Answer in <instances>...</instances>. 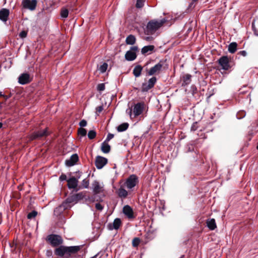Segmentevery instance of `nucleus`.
<instances>
[{
	"label": "nucleus",
	"mask_w": 258,
	"mask_h": 258,
	"mask_svg": "<svg viewBox=\"0 0 258 258\" xmlns=\"http://www.w3.org/2000/svg\"><path fill=\"white\" fill-rule=\"evenodd\" d=\"M237 54L243 56H246L247 55V52L245 50H241L238 52Z\"/></svg>",
	"instance_id": "nucleus-52"
},
{
	"label": "nucleus",
	"mask_w": 258,
	"mask_h": 258,
	"mask_svg": "<svg viewBox=\"0 0 258 258\" xmlns=\"http://www.w3.org/2000/svg\"><path fill=\"white\" fill-rule=\"evenodd\" d=\"M10 15L9 9L3 8L0 10V20L3 22H6L8 20Z\"/></svg>",
	"instance_id": "nucleus-18"
},
{
	"label": "nucleus",
	"mask_w": 258,
	"mask_h": 258,
	"mask_svg": "<svg viewBox=\"0 0 258 258\" xmlns=\"http://www.w3.org/2000/svg\"><path fill=\"white\" fill-rule=\"evenodd\" d=\"M217 62L221 67V69L224 71H228L231 68L230 58L227 55H224L220 57Z\"/></svg>",
	"instance_id": "nucleus-5"
},
{
	"label": "nucleus",
	"mask_w": 258,
	"mask_h": 258,
	"mask_svg": "<svg viewBox=\"0 0 258 258\" xmlns=\"http://www.w3.org/2000/svg\"><path fill=\"white\" fill-rule=\"evenodd\" d=\"M66 200L67 201V203H68L69 204L77 203L74 195L68 197Z\"/></svg>",
	"instance_id": "nucleus-34"
},
{
	"label": "nucleus",
	"mask_w": 258,
	"mask_h": 258,
	"mask_svg": "<svg viewBox=\"0 0 258 258\" xmlns=\"http://www.w3.org/2000/svg\"><path fill=\"white\" fill-rule=\"evenodd\" d=\"M46 241L52 247L60 246L63 242L62 238L60 235L57 234H49L46 238Z\"/></svg>",
	"instance_id": "nucleus-3"
},
{
	"label": "nucleus",
	"mask_w": 258,
	"mask_h": 258,
	"mask_svg": "<svg viewBox=\"0 0 258 258\" xmlns=\"http://www.w3.org/2000/svg\"><path fill=\"white\" fill-rule=\"evenodd\" d=\"M137 57V54L136 52L132 51H127L125 54V58L128 61H133L135 60Z\"/></svg>",
	"instance_id": "nucleus-21"
},
{
	"label": "nucleus",
	"mask_w": 258,
	"mask_h": 258,
	"mask_svg": "<svg viewBox=\"0 0 258 258\" xmlns=\"http://www.w3.org/2000/svg\"><path fill=\"white\" fill-rule=\"evenodd\" d=\"M91 258H94V257H91Z\"/></svg>",
	"instance_id": "nucleus-64"
},
{
	"label": "nucleus",
	"mask_w": 258,
	"mask_h": 258,
	"mask_svg": "<svg viewBox=\"0 0 258 258\" xmlns=\"http://www.w3.org/2000/svg\"><path fill=\"white\" fill-rule=\"evenodd\" d=\"M103 110V107L102 105L98 106L96 108V113L98 115Z\"/></svg>",
	"instance_id": "nucleus-45"
},
{
	"label": "nucleus",
	"mask_w": 258,
	"mask_h": 258,
	"mask_svg": "<svg viewBox=\"0 0 258 258\" xmlns=\"http://www.w3.org/2000/svg\"><path fill=\"white\" fill-rule=\"evenodd\" d=\"M144 67H142L141 65L136 66L134 70L133 73L136 77H139L141 75V72Z\"/></svg>",
	"instance_id": "nucleus-25"
},
{
	"label": "nucleus",
	"mask_w": 258,
	"mask_h": 258,
	"mask_svg": "<svg viewBox=\"0 0 258 258\" xmlns=\"http://www.w3.org/2000/svg\"><path fill=\"white\" fill-rule=\"evenodd\" d=\"M95 208L99 211H101L103 209V207L100 203H96L95 204Z\"/></svg>",
	"instance_id": "nucleus-50"
},
{
	"label": "nucleus",
	"mask_w": 258,
	"mask_h": 258,
	"mask_svg": "<svg viewBox=\"0 0 258 258\" xmlns=\"http://www.w3.org/2000/svg\"><path fill=\"white\" fill-rule=\"evenodd\" d=\"M3 96H4V94H3L2 92H0V97H3Z\"/></svg>",
	"instance_id": "nucleus-59"
},
{
	"label": "nucleus",
	"mask_w": 258,
	"mask_h": 258,
	"mask_svg": "<svg viewBox=\"0 0 258 258\" xmlns=\"http://www.w3.org/2000/svg\"><path fill=\"white\" fill-rule=\"evenodd\" d=\"M82 184L83 187L88 188L89 185V180L87 178L83 179L82 182Z\"/></svg>",
	"instance_id": "nucleus-42"
},
{
	"label": "nucleus",
	"mask_w": 258,
	"mask_h": 258,
	"mask_svg": "<svg viewBox=\"0 0 258 258\" xmlns=\"http://www.w3.org/2000/svg\"><path fill=\"white\" fill-rule=\"evenodd\" d=\"M61 208L63 210H65L69 208H70V205L68 203H67V201L65 200L61 205H59Z\"/></svg>",
	"instance_id": "nucleus-41"
},
{
	"label": "nucleus",
	"mask_w": 258,
	"mask_h": 258,
	"mask_svg": "<svg viewBox=\"0 0 258 258\" xmlns=\"http://www.w3.org/2000/svg\"><path fill=\"white\" fill-rule=\"evenodd\" d=\"M141 240L138 237L134 238L132 240V246L134 247H137L140 244Z\"/></svg>",
	"instance_id": "nucleus-32"
},
{
	"label": "nucleus",
	"mask_w": 258,
	"mask_h": 258,
	"mask_svg": "<svg viewBox=\"0 0 258 258\" xmlns=\"http://www.w3.org/2000/svg\"><path fill=\"white\" fill-rule=\"evenodd\" d=\"M82 247V245L67 246L60 245L54 250V254L58 256H64L66 258L71 257L79 251Z\"/></svg>",
	"instance_id": "nucleus-1"
},
{
	"label": "nucleus",
	"mask_w": 258,
	"mask_h": 258,
	"mask_svg": "<svg viewBox=\"0 0 258 258\" xmlns=\"http://www.w3.org/2000/svg\"><path fill=\"white\" fill-rule=\"evenodd\" d=\"M96 136V132L94 130L89 131L88 134V138L90 140L94 139Z\"/></svg>",
	"instance_id": "nucleus-35"
},
{
	"label": "nucleus",
	"mask_w": 258,
	"mask_h": 258,
	"mask_svg": "<svg viewBox=\"0 0 258 258\" xmlns=\"http://www.w3.org/2000/svg\"><path fill=\"white\" fill-rule=\"evenodd\" d=\"M155 46L152 45L145 46L142 48L141 52L143 54H150L154 49Z\"/></svg>",
	"instance_id": "nucleus-22"
},
{
	"label": "nucleus",
	"mask_w": 258,
	"mask_h": 258,
	"mask_svg": "<svg viewBox=\"0 0 258 258\" xmlns=\"http://www.w3.org/2000/svg\"><path fill=\"white\" fill-rule=\"evenodd\" d=\"M108 67V64L106 62H104L99 68V70L101 73H104L106 72Z\"/></svg>",
	"instance_id": "nucleus-39"
},
{
	"label": "nucleus",
	"mask_w": 258,
	"mask_h": 258,
	"mask_svg": "<svg viewBox=\"0 0 258 258\" xmlns=\"http://www.w3.org/2000/svg\"><path fill=\"white\" fill-rule=\"evenodd\" d=\"M157 78L155 77H152L150 78L147 83L142 84L141 90L142 92H147L153 88L157 82Z\"/></svg>",
	"instance_id": "nucleus-10"
},
{
	"label": "nucleus",
	"mask_w": 258,
	"mask_h": 258,
	"mask_svg": "<svg viewBox=\"0 0 258 258\" xmlns=\"http://www.w3.org/2000/svg\"><path fill=\"white\" fill-rule=\"evenodd\" d=\"M129 126V124L127 122L123 123L119 125L117 127V130L119 132L126 131Z\"/></svg>",
	"instance_id": "nucleus-29"
},
{
	"label": "nucleus",
	"mask_w": 258,
	"mask_h": 258,
	"mask_svg": "<svg viewBox=\"0 0 258 258\" xmlns=\"http://www.w3.org/2000/svg\"><path fill=\"white\" fill-rule=\"evenodd\" d=\"M164 19L160 21L155 20L150 21L146 26V33L148 35L153 34L158 29H159L165 23Z\"/></svg>",
	"instance_id": "nucleus-2"
},
{
	"label": "nucleus",
	"mask_w": 258,
	"mask_h": 258,
	"mask_svg": "<svg viewBox=\"0 0 258 258\" xmlns=\"http://www.w3.org/2000/svg\"><path fill=\"white\" fill-rule=\"evenodd\" d=\"M246 115V112L244 110H241L237 112L236 114L238 119L243 118Z\"/></svg>",
	"instance_id": "nucleus-38"
},
{
	"label": "nucleus",
	"mask_w": 258,
	"mask_h": 258,
	"mask_svg": "<svg viewBox=\"0 0 258 258\" xmlns=\"http://www.w3.org/2000/svg\"><path fill=\"white\" fill-rule=\"evenodd\" d=\"M184 255H182L180 258H183Z\"/></svg>",
	"instance_id": "nucleus-62"
},
{
	"label": "nucleus",
	"mask_w": 258,
	"mask_h": 258,
	"mask_svg": "<svg viewBox=\"0 0 258 258\" xmlns=\"http://www.w3.org/2000/svg\"><path fill=\"white\" fill-rule=\"evenodd\" d=\"M252 28L254 34L258 36V17L254 18L252 23Z\"/></svg>",
	"instance_id": "nucleus-27"
},
{
	"label": "nucleus",
	"mask_w": 258,
	"mask_h": 258,
	"mask_svg": "<svg viewBox=\"0 0 258 258\" xmlns=\"http://www.w3.org/2000/svg\"><path fill=\"white\" fill-rule=\"evenodd\" d=\"M191 90L193 95L197 93L198 91L197 87L195 85H192L191 86Z\"/></svg>",
	"instance_id": "nucleus-51"
},
{
	"label": "nucleus",
	"mask_w": 258,
	"mask_h": 258,
	"mask_svg": "<svg viewBox=\"0 0 258 258\" xmlns=\"http://www.w3.org/2000/svg\"><path fill=\"white\" fill-rule=\"evenodd\" d=\"M87 121L85 119H82L79 122V125L81 127L86 126L87 125Z\"/></svg>",
	"instance_id": "nucleus-48"
},
{
	"label": "nucleus",
	"mask_w": 258,
	"mask_h": 258,
	"mask_svg": "<svg viewBox=\"0 0 258 258\" xmlns=\"http://www.w3.org/2000/svg\"><path fill=\"white\" fill-rule=\"evenodd\" d=\"M194 151V148L192 145L187 146L186 152H192Z\"/></svg>",
	"instance_id": "nucleus-54"
},
{
	"label": "nucleus",
	"mask_w": 258,
	"mask_h": 258,
	"mask_svg": "<svg viewBox=\"0 0 258 258\" xmlns=\"http://www.w3.org/2000/svg\"><path fill=\"white\" fill-rule=\"evenodd\" d=\"M85 192H81L76 194H74L76 202H78L80 200L83 199L85 197Z\"/></svg>",
	"instance_id": "nucleus-30"
},
{
	"label": "nucleus",
	"mask_w": 258,
	"mask_h": 258,
	"mask_svg": "<svg viewBox=\"0 0 258 258\" xmlns=\"http://www.w3.org/2000/svg\"><path fill=\"white\" fill-rule=\"evenodd\" d=\"M164 61H165L163 60H161L157 64H155L150 69L146 68L145 71L147 75L153 76L159 74L163 67Z\"/></svg>",
	"instance_id": "nucleus-4"
},
{
	"label": "nucleus",
	"mask_w": 258,
	"mask_h": 258,
	"mask_svg": "<svg viewBox=\"0 0 258 258\" xmlns=\"http://www.w3.org/2000/svg\"><path fill=\"white\" fill-rule=\"evenodd\" d=\"M207 226L211 230L215 229L217 227L215 220L213 218L208 219L207 221Z\"/></svg>",
	"instance_id": "nucleus-24"
},
{
	"label": "nucleus",
	"mask_w": 258,
	"mask_h": 258,
	"mask_svg": "<svg viewBox=\"0 0 258 258\" xmlns=\"http://www.w3.org/2000/svg\"><path fill=\"white\" fill-rule=\"evenodd\" d=\"M108 162L107 158L100 156L96 157L95 164L97 169H102Z\"/></svg>",
	"instance_id": "nucleus-12"
},
{
	"label": "nucleus",
	"mask_w": 258,
	"mask_h": 258,
	"mask_svg": "<svg viewBox=\"0 0 258 258\" xmlns=\"http://www.w3.org/2000/svg\"><path fill=\"white\" fill-rule=\"evenodd\" d=\"M49 135L48 131V128L46 127L44 130H40L33 132L30 137L31 140L40 139L43 137H46Z\"/></svg>",
	"instance_id": "nucleus-7"
},
{
	"label": "nucleus",
	"mask_w": 258,
	"mask_h": 258,
	"mask_svg": "<svg viewBox=\"0 0 258 258\" xmlns=\"http://www.w3.org/2000/svg\"><path fill=\"white\" fill-rule=\"evenodd\" d=\"M11 97V96H7V95H4V96H3V97L5 98V99L6 100H7L8 98H9L10 97Z\"/></svg>",
	"instance_id": "nucleus-58"
},
{
	"label": "nucleus",
	"mask_w": 258,
	"mask_h": 258,
	"mask_svg": "<svg viewBox=\"0 0 258 258\" xmlns=\"http://www.w3.org/2000/svg\"><path fill=\"white\" fill-rule=\"evenodd\" d=\"M146 108V104L144 102H138L137 104H135L133 108V112L134 114V116L136 117L141 115L143 111ZM132 113V109L130 110V114L131 116Z\"/></svg>",
	"instance_id": "nucleus-6"
},
{
	"label": "nucleus",
	"mask_w": 258,
	"mask_h": 258,
	"mask_svg": "<svg viewBox=\"0 0 258 258\" xmlns=\"http://www.w3.org/2000/svg\"><path fill=\"white\" fill-rule=\"evenodd\" d=\"M116 194L119 198L121 199H124L127 198L128 196V192L124 189V186L121 185L120 187L116 190Z\"/></svg>",
	"instance_id": "nucleus-17"
},
{
	"label": "nucleus",
	"mask_w": 258,
	"mask_h": 258,
	"mask_svg": "<svg viewBox=\"0 0 258 258\" xmlns=\"http://www.w3.org/2000/svg\"><path fill=\"white\" fill-rule=\"evenodd\" d=\"M114 137V135L111 133H109L107 136L106 139L105 141L108 142L110 140H111Z\"/></svg>",
	"instance_id": "nucleus-47"
},
{
	"label": "nucleus",
	"mask_w": 258,
	"mask_h": 258,
	"mask_svg": "<svg viewBox=\"0 0 258 258\" xmlns=\"http://www.w3.org/2000/svg\"><path fill=\"white\" fill-rule=\"evenodd\" d=\"M51 251L50 250H47V252H46L47 256H49L51 255Z\"/></svg>",
	"instance_id": "nucleus-57"
},
{
	"label": "nucleus",
	"mask_w": 258,
	"mask_h": 258,
	"mask_svg": "<svg viewBox=\"0 0 258 258\" xmlns=\"http://www.w3.org/2000/svg\"><path fill=\"white\" fill-rule=\"evenodd\" d=\"M251 127L253 130L256 131L258 127V119L256 120L254 122L251 124Z\"/></svg>",
	"instance_id": "nucleus-46"
},
{
	"label": "nucleus",
	"mask_w": 258,
	"mask_h": 258,
	"mask_svg": "<svg viewBox=\"0 0 258 258\" xmlns=\"http://www.w3.org/2000/svg\"><path fill=\"white\" fill-rule=\"evenodd\" d=\"M149 62H147L146 64L144 66V67H145L148 64Z\"/></svg>",
	"instance_id": "nucleus-61"
},
{
	"label": "nucleus",
	"mask_w": 258,
	"mask_h": 258,
	"mask_svg": "<svg viewBox=\"0 0 258 258\" xmlns=\"http://www.w3.org/2000/svg\"><path fill=\"white\" fill-rule=\"evenodd\" d=\"M27 31H25V30H23L22 31H21L19 36L20 38H25L27 37Z\"/></svg>",
	"instance_id": "nucleus-44"
},
{
	"label": "nucleus",
	"mask_w": 258,
	"mask_h": 258,
	"mask_svg": "<svg viewBox=\"0 0 258 258\" xmlns=\"http://www.w3.org/2000/svg\"><path fill=\"white\" fill-rule=\"evenodd\" d=\"M138 50V47L137 46H134L131 47V49L130 51H132L133 52H136V51Z\"/></svg>",
	"instance_id": "nucleus-55"
},
{
	"label": "nucleus",
	"mask_w": 258,
	"mask_h": 258,
	"mask_svg": "<svg viewBox=\"0 0 258 258\" xmlns=\"http://www.w3.org/2000/svg\"><path fill=\"white\" fill-rule=\"evenodd\" d=\"M122 222L120 219L116 218L112 223H110L108 224L107 227L110 230H112L113 229L117 230L119 228Z\"/></svg>",
	"instance_id": "nucleus-14"
},
{
	"label": "nucleus",
	"mask_w": 258,
	"mask_h": 258,
	"mask_svg": "<svg viewBox=\"0 0 258 258\" xmlns=\"http://www.w3.org/2000/svg\"><path fill=\"white\" fill-rule=\"evenodd\" d=\"M32 79L28 73L22 74L18 78V82L21 85H25L30 83Z\"/></svg>",
	"instance_id": "nucleus-13"
},
{
	"label": "nucleus",
	"mask_w": 258,
	"mask_h": 258,
	"mask_svg": "<svg viewBox=\"0 0 258 258\" xmlns=\"http://www.w3.org/2000/svg\"><path fill=\"white\" fill-rule=\"evenodd\" d=\"M79 160V156L77 154H73L69 159L66 160V164L68 166H72Z\"/></svg>",
	"instance_id": "nucleus-16"
},
{
	"label": "nucleus",
	"mask_w": 258,
	"mask_h": 258,
	"mask_svg": "<svg viewBox=\"0 0 258 258\" xmlns=\"http://www.w3.org/2000/svg\"><path fill=\"white\" fill-rule=\"evenodd\" d=\"M3 126V123L2 122H0V128H2Z\"/></svg>",
	"instance_id": "nucleus-60"
},
{
	"label": "nucleus",
	"mask_w": 258,
	"mask_h": 258,
	"mask_svg": "<svg viewBox=\"0 0 258 258\" xmlns=\"http://www.w3.org/2000/svg\"><path fill=\"white\" fill-rule=\"evenodd\" d=\"M37 214L38 213L37 211H33L27 215V218L28 219L34 218L37 216Z\"/></svg>",
	"instance_id": "nucleus-37"
},
{
	"label": "nucleus",
	"mask_w": 258,
	"mask_h": 258,
	"mask_svg": "<svg viewBox=\"0 0 258 258\" xmlns=\"http://www.w3.org/2000/svg\"><path fill=\"white\" fill-rule=\"evenodd\" d=\"M145 39L148 41H151L153 40V38L152 36H147L145 37Z\"/></svg>",
	"instance_id": "nucleus-56"
},
{
	"label": "nucleus",
	"mask_w": 258,
	"mask_h": 258,
	"mask_svg": "<svg viewBox=\"0 0 258 258\" xmlns=\"http://www.w3.org/2000/svg\"><path fill=\"white\" fill-rule=\"evenodd\" d=\"M139 183L138 176L135 174L131 175L123 183V185L128 189L134 188Z\"/></svg>",
	"instance_id": "nucleus-8"
},
{
	"label": "nucleus",
	"mask_w": 258,
	"mask_h": 258,
	"mask_svg": "<svg viewBox=\"0 0 258 258\" xmlns=\"http://www.w3.org/2000/svg\"><path fill=\"white\" fill-rule=\"evenodd\" d=\"M80 175L78 176L77 178L73 176L70 178L68 180H67V185L69 189H73L74 191L77 192L80 189L82 188V187L79 186L78 187V178H80Z\"/></svg>",
	"instance_id": "nucleus-9"
},
{
	"label": "nucleus",
	"mask_w": 258,
	"mask_h": 258,
	"mask_svg": "<svg viewBox=\"0 0 258 258\" xmlns=\"http://www.w3.org/2000/svg\"><path fill=\"white\" fill-rule=\"evenodd\" d=\"M198 128V123L197 122H194L192 125H191V131H196Z\"/></svg>",
	"instance_id": "nucleus-49"
},
{
	"label": "nucleus",
	"mask_w": 258,
	"mask_h": 258,
	"mask_svg": "<svg viewBox=\"0 0 258 258\" xmlns=\"http://www.w3.org/2000/svg\"><path fill=\"white\" fill-rule=\"evenodd\" d=\"M37 4V0H23L22 6L25 9H28L30 11H34L36 8Z\"/></svg>",
	"instance_id": "nucleus-11"
},
{
	"label": "nucleus",
	"mask_w": 258,
	"mask_h": 258,
	"mask_svg": "<svg viewBox=\"0 0 258 258\" xmlns=\"http://www.w3.org/2000/svg\"><path fill=\"white\" fill-rule=\"evenodd\" d=\"M198 0H193L194 2H196L197 1H198Z\"/></svg>",
	"instance_id": "nucleus-63"
},
{
	"label": "nucleus",
	"mask_w": 258,
	"mask_h": 258,
	"mask_svg": "<svg viewBox=\"0 0 258 258\" xmlns=\"http://www.w3.org/2000/svg\"><path fill=\"white\" fill-rule=\"evenodd\" d=\"M64 210L62 209V208L59 206L56 207L54 210V213L55 215L58 216L61 214Z\"/></svg>",
	"instance_id": "nucleus-36"
},
{
	"label": "nucleus",
	"mask_w": 258,
	"mask_h": 258,
	"mask_svg": "<svg viewBox=\"0 0 258 258\" xmlns=\"http://www.w3.org/2000/svg\"><path fill=\"white\" fill-rule=\"evenodd\" d=\"M110 146L108 144V142L104 141L101 144V150L104 153H108L110 151Z\"/></svg>",
	"instance_id": "nucleus-23"
},
{
	"label": "nucleus",
	"mask_w": 258,
	"mask_h": 258,
	"mask_svg": "<svg viewBox=\"0 0 258 258\" xmlns=\"http://www.w3.org/2000/svg\"><path fill=\"white\" fill-rule=\"evenodd\" d=\"M105 89V84L104 83L99 84L97 86V90L99 91H104Z\"/></svg>",
	"instance_id": "nucleus-43"
},
{
	"label": "nucleus",
	"mask_w": 258,
	"mask_h": 258,
	"mask_svg": "<svg viewBox=\"0 0 258 258\" xmlns=\"http://www.w3.org/2000/svg\"><path fill=\"white\" fill-rule=\"evenodd\" d=\"M69 11L67 8H62L60 10V16L63 18H67L68 17Z\"/></svg>",
	"instance_id": "nucleus-31"
},
{
	"label": "nucleus",
	"mask_w": 258,
	"mask_h": 258,
	"mask_svg": "<svg viewBox=\"0 0 258 258\" xmlns=\"http://www.w3.org/2000/svg\"><path fill=\"white\" fill-rule=\"evenodd\" d=\"M123 213L128 219L135 218L134 212L132 208L128 205H125L123 208Z\"/></svg>",
	"instance_id": "nucleus-15"
},
{
	"label": "nucleus",
	"mask_w": 258,
	"mask_h": 258,
	"mask_svg": "<svg viewBox=\"0 0 258 258\" xmlns=\"http://www.w3.org/2000/svg\"><path fill=\"white\" fill-rule=\"evenodd\" d=\"M59 180L60 181L66 180H67V176L64 174H61V175L59 176Z\"/></svg>",
	"instance_id": "nucleus-53"
},
{
	"label": "nucleus",
	"mask_w": 258,
	"mask_h": 258,
	"mask_svg": "<svg viewBox=\"0 0 258 258\" xmlns=\"http://www.w3.org/2000/svg\"><path fill=\"white\" fill-rule=\"evenodd\" d=\"M191 75L186 74L183 75L181 79L182 81V86H185L189 85L191 82Z\"/></svg>",
	"instance_id": "nucleus-20"
},
{
	"label": "nucleus",
	"mask_w": 258,
	"mask_h": 258,
	"mask_svg": "<svg viewBox=\"0 0 258 258\" xmlns=\"http://www.w3.org/2000/svg\"><path fill=\"white\" fill-rule=\"evenodd\" d=\"M93 191L95 194L100 193L102 191L103 186L96 180L92 183Z\"/></svg>",
	"instance_id": "nucleus-19"
},
{
	"label": "nucleus",
	"mask_w": 258,
	"mask_h": 258,
	"mask_svg": "<svg viewBox=\"0 0 258 258\" xmlns=\"http://www.w3.org/2000/svg\"><path fill=\"white\" fill-rule=\"evenodd\" d=\"M145 0H137L136 7L137 8H141L144 6Z\"/></svg>",
	"instance_id": "nucleus-40"
},
{
	"label": "nucleus",
	"mask_w": 258,
	"mask_h": 258,
	"mask_svg": "<svg viewBox=\"0 0 258 258\" xmlns=\"http://www.w3.org/2000/svg\"><path fill=\"white\" fill-rule=\"evenodd\" d=\"M237 44L235 42L230 43L228 45V50L231 53H234L237 49Z\"/></svg>",
	"instance_id": "nucleus-26"
},
{
	"label": "nucleus",
	"mask_w": 258,
	"mask_h": 258,
	"mask_svg": "<svg viewBox=\"0 0 258 258\" xmlns=\"http://www.w3.org/2000/svg\"><path fill=\"white\" fill-rule=\"evenodd\" d=\"M136 41V38L135 36L133 35L130 34L126 37L125 42L127 44L133 45L135 43Z\"/></svg>",
	"instance_id": "nucleus-28"
},
{
	"label": "nucleus",
	"mask_w": 258,
	"mask_h": 258,
	"mask_svg": "<svg viewBox=\"0 0 258 258\" xmlns=\"http://www.w3.org/2000/svg\"><path fill=\"white\" fill-rule=\"evenodd\" d=\"M78 134L82 137H84L87 134V130L84 128L80 127L78 130Z\"/></svg>",
	"instance_id": "nucleus-33"
}]
</instances>
